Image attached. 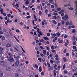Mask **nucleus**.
I'll use <instances>...</instances> for the list:
<instances>
[{"instance_id": "obj_1", "label": "nucleus", "mask_w": 77, "mask_h": 77, "mask_svg": "<svg viewBox=\"0 0 77 77\" xmlns=\"http://www.w3.org/2000/svg\"><path fill=\"white\" fill-rule=\"evenodd\" d=\"M62 20H63L64 21H68L69 17L67 14H65L64 17H62Z\"/></svg>"}, {"instance_id": "obj_2", "label": "nucleus", "mask_w": 77, "mask_h": 77, "mask_svg": "<svg viewBox=\"0 0 77 77\" xmlns=\"http://www.w3.org/2000/svg\"><path fill=\"white\" fill-rule=\"evenodd\" d=\"M17 3L16 4V5L15 4V3H14L13 4V6L14 7V8H18L19 7V6H20V2H17Z\"/></svg>"}, {"instance_id": "obj_3", "label": "nucleus", "mask_w": 77, "mask_h": 77, "mask_svg": "<svg viewBox=\"0 0 77 77\" xmlns=\"http://www.w3.org/2000/svg\"><path fill=\"white\" fill-rule=\"evenodd\" d=\"M19 64H20V61L17 60L15 63V65H16V66H18Z\"/></svg>"}, {"instance_id": "obj_4", "label": "nucleus", "mask_w": 77, "mask_h": 77, "mask_svg": "<svg viewBox=\"0 0 77 77\" xmlns=\"http://www.w3.org/2000/svg\"><path fill=\"white\" fill-rule=\"evenodd\" d=\"M37 32H38V33H39V34H40V35H42V33H41V32H39V28H37Z\"/></svg>"}, {"instance_id": "obj_5", "label": "nucleus", "mask_w": 77, "mask_h": 77, "mask_svg": "<svg viewBox=\"0 0 77 77\" xmlns=\"http://www.w3.org/2000/svg\"><path fill=\"white\" fill-rule=\"evenodd\" d=\"M8 60L9 62H14V59H13V58H11L8 59Z\"/></svg>"}, {"instance_id": "obj_6", "label": "nucleus", "mask_w": 77, "mask_h": 77, "mask_svg": "<svg viewBox=\"0 0 77 77\" xmlns=\"http://www.w3.org/2000/svg\"><path fill=\"white\" fill-rule=\"evenodd\" d=\"M2 38V40H5V36H2V35H0V38Z\"/></svg>"}, {"instance_id": "obj_7", "label": "nucleus", "mask_w": 77, "mask_h": 77, "mask_svg": "<svg viewBox=\"0 0 77 77\" xmlns=\"http://www.w3.org/2000/svg\"><path fill=\"white\" fill-rule=\"evenodd\" d=\"M69 43V42H68V40H66V43L65 44V46H67V45H68Z\"/></svg>"}, {"instance_id": "obj_8", "label": "nucleus", "mask_w": 77, "mask_h": 77, "mask_svg": "<svg viewBox=\"0 0 77 77\" xmlns=\"http://www.w3.org/2000/svg\"><path fill=\"white\" fill-rule=\"evenodd\" d=\"M34 18H35V21H37V20H38V19L36 18V16H35V14H34Z\"/></svg>"}, {"instance_id": "obj_9", "label": "nucleus", "mask_w": 77, "mask_h": 77, "mask_svg": "<svg viewBox=\"0 0 77 77\" xmlns=\"http://www.w3.org/2000/svg\"><path fill=\"white\" fill-rule=\"evenodd\" d=\"M11 47V44H8L6 45V47Z\"/></svg>"}, {"instance_id": "obj_10", "label": "nucleus", "mask_w": 77, "mask_h": 77, "mask_svg": "<svg viewBox=\"0 0 77 77\" xmlns=\"http://www.w3.org/2000/svg\"><path fill=\"white\" fill-rule=\"evenodd\" d=\"M56 34H57V35L58 36V37H60V32H59L56 33Z\"/></svg>"}, {"instance_id": "obj_11", "label": "nucleus", "mask_w": 77, "mask_h": 77, "mask_svg": "<svg viewBox=\"0 0 77 77\" xmlns=\"http://www.w3.org/2000/svg\"><path fill=\"white\" fill-rule=\"evenodd\" d=\"M3 75V72L1 71H0V77H2Z\"/></svg>"}, {"instance_id": "obj_12", "label": "nucleus", "mask_w": 77, "mask_h": 77, "mask_svg": "<svg viewBox=\"0 0 77 77\" xmlns=\"http://www.w3.org/2000/svg\"><path fill=\"white\" fill-rule=\"evenodd\" d=\"M49 3H51L52 4H54V2H53V0H49Z\"/></svg>"}, {"instance_id": "obj_13", "label": "nucleus", "mask_w": 77, "mask_h": 77, "mask_svg": "<svg viewBox=\"0 0 77 77\" xmlns=\"http://www.w3.org/2000/svg\"><path fill=\"white\" fill-rule=\"evenodd\" d=\"M44 39L46 41H47V40H49V38L48 37H44Z\"/></svg>"}, {"instance_id": "obj_14", "label": "nucleus", "mask_w": 77, "mask_h": 77, "mask_svg": "<svg viewBox=\"0 0 77 77\" xmlns=\"http://www.w3.org/2000/svg\"><path fill=\"white\" fill-rule=\"evenodd\" d=\"M47 52H46V50H44L43 51V53L44 54H45Z\"/></svg>"}, {"instance_id": "obj_15", "label": "nucleus", "mask_w": 77, "mask_h": 77, "mask_svg": "<svg viewBox=\"0 0 77 77\" xmlns=\"http://www.w3.org/2000/svg\"><path fill=\"white\" fill-rule=\"evenodd\" d=\"M15 77H19V75H18V73H16L15 74Z\"/></svg>"}, {"instance_id": "obj_16", "label": "nucleus", "mask_w": 77, "mask_h": 77, "mask_svg": "<svg viewBox=\"0 0 77 77\" xmlns=\"http://www.w3.org/2000/svg\"><path fill=\"white\" fill-rule=\"evenodd\" d=\"M8 55L9 56V57H10V58H11V57H12V54H11L10 53H9L8 54Z\"/></svg>"}, {"instance_id": "obj_17", "label": "nucleus", "mask_w": 77, "mask_h": 77, "mask_svg": "<svg viewBox=\"0 0 77 77\" xmlns=\"http://www.w3.org/2000/svg\"><path fill=\"white\" fill-rule=\"evenodd\" d=\"M68 74L69 75H72V72L71 71H69L68 73Z\"/></svg>"}, {"instance_id": "obj_18", "label": "nucleus", "mask_w": 77, "mask_h": 77, "mask_svg": "<svg viewBox=\"0 0 77 77\" xmlns=\"http://www.w3.org/2000/svg\"><path fill=\"white\" fill-rule=\"evenodd\" d=\"M53 23L54 24H57V22L56 21H55V20H53Z\"/></svg>"}, {"instance_id": "obj_19", "label": "nucleus", "mask_w": 77, "mask_h": 77, "mask_svg": "<svg viewBox=\"0 0 77 77\" xmlns=\"http://www.w3.org/2000/svg\"><path fill=\"white\" fill-rule=\"evenodd\" d=\"M0 11L1 12V14H2L3 13V8H2L0 9Z\"/></svg>"}, {"instance_id": "obj_20", "label": "nucleus", "mask_w": 77, "mask_h": 77, "mask_svg": "<svg viewBox=\"0 0 77 77\" xmlns=\"http://www.w3.org/2000/svg\"><path fill=\"white\" fill-rule=\"evenodd\" d=\"M25 3L26 5H29V0H27L25 2Z\"/></svg>"}, {"instance_id": "obj_21", "label": "nucleus", "mask_w": 77, "mask_h": 77, "mask_svg": "<svg viewBox=\"0 0 77 77\" xmlns=\"http://www.w3.org/2000/svg\"><path fill=\"white\" fill-rule=\"evenodd\" d=\"M38 60H39L40 62H42V59L40 58H38Z\"/></svg>"}, {"instance_id": "obj_22", "label": "nucleus", "mask_w": 77, "mask_h": 77, "mask_svg": "<svg viewBox=\"0 0 77 77\" xmlns=\"http://www.w3.org/2000/svg\"><path fill=\"white\" fill-rule=\"evenodd\" d=\"M61 9H62V8H57V10L58 11H60Z\"/></svg>"}, {"instance_id": "obj_23", "label": "nucleus", "mask_w": 77, "mask_h": 77, "mask_svg": "<svg viewBox=\"0 0 77 77\" xmlns=\"http://www.w3.org/2000/svg\"><path fill=\"white\" fill-rule=\"evenodd\" d=\"M14 37L15 39H16L17 41L18 42H19V40H18V39H17V38H16V37H15V36H14Z\"/></svg>"}, {"instance_id": "obj_24", "label": "nucleus", "mask_w": 77, "mask_h": 77, "mask_svg": "<svg viewBox=\"0 0 77 77\" xmlns=\"http://www.w3.org/2000/svg\"><path fill=\"white\" fill-rule=\"evenodd\" d=\"M39 70L40 72H41V71H42V68H41V66L39 67Z\"/></svg>"}, {"instance_id": "obj_25", "label": "nucleus", "mask_w": 77, "mask_h": 77, "mask_svg": "<svg viewBox=\"0 0 77 77\" xmlns=\"http://www.w3.org/2000/svg\"><path fill=\"white\" fill-rule=\"evenodd\" d=\"M57 68H59V69H60V66L59 65L58 66H57V70L59 71V69H57Z\"/></svg>"}, {"instance_id": "obj_26", "label": "nucleus", "mask_w": 77, "mask_h": 77, "mask_svg": "<svg viewBox=\"0 0 77 77\" xmlns=\"http://www.w3.org/2000/svg\"><path fill=\"white\" fill-rule=\"evenodd\" d=\"M69 21L66 22V26H68V25H69Z\"/></svg>"}, {"instance_id": "obj_27", "label": "nucleus", "mask_w": 77, "mask_h": 77, "mask_svg": "<svg viewBox=\"0 0 77 77\" xmlns=\"http://www.w3.org/2000/svg\"><path fill=\"white\" fill-rule=\"evenodd\" d=\"M11 68L10 67H8L6 68V70L7 71H11Z\"/></svg>"}, {"instance_id": "obj_28", "label": "nucleus", "mask_w": 77, "mask_h": 77, "mask_svg": "<svg viewBox=\"0 0 77 77\" xmlns=\"http://www.w3.org/2000/svg\"><path fill=\"white\" fill-rule=\"evenodd\" d=\"M63 60L65 62H66V57H64Z\"/></svg>"}, {"instance_id": "obj_29", "label": "nucleus", "mask_w": 77, "mask_h": 77, "mask_svg": "<svg viewBox=\"0 0 77 77\" xmlns=\"http://www.w3.org/2000/svg\"><path fill=\"white\" fill-rule=\"evenodd\" d=\"M73 24L72 23V21H71L69 23V25L70 26H72L73 25Z\"/></svg>"}, {"instance_id": "obj_30", "label": "nucleus", "mask_w": 77, "mask_h": 77, "mask_svg": "<svg viewBox=\"0 0 77 77\" xmlns=\"http://www.w3.org/2000/svg\"><path fill=\"white\" fill-rule=\"evenodd\" d=\"M35 68L36 69H38V65H37V64H35Z\"/></svg>"}, {"instance_id": "obj_31", "label": "nucleus", "mask_w": 77, "mask_h": 77, "mask_svg": "<svg viewBox=\"0 0 77 77\" xmlns=\"http://www.w3.org/2000/svg\"><path fill=\"white\" fill-rule=\"evenodd\" d=\"M65 66H66V65L65 64H64L63 66V70L65 69Z\"/></svg>"}, {"instance_id": "obj_32", "label": "nucleus", "mask_w": 77, "mask_h": 77, "mask_svg": "<svg viewBox=\"0 0 77 77\" xmlns=\"http://www.w3.org/2000/svg\"><path fill=\"white\" fill-rule=\"evenodd\" d=\"M42 11H39V15H42Z\"/></svg>"}, {"instance_id": "obj_33", "label": "nucleus", "mask_w": 77, "mask_h": 77, "mask_svg": "<svg viewBox=\"0 0 77 77\" xmlns=\"http://www.w3.org/2000/svg\"><path fill=\"white\" fill-rule=\"evenodd\" d=\"M4 50V48L0 47V51H3Z\"/></svg>"}, {"instance_id": "obj_34", "label": "nucleus", "mask_w": 77, "mask_h": 77, "mask_svg": "<svg viewBox=\"0 0 77 77\" xmlns=\"http://www.w3.org/2000/svg\"><path fill=\"white\" fill-rule=\"evenodd\" d=\"M20 47H21V48L22 50V51H23L24 53H26V52L25 51H24V49H23V47H22V46H20Z\"/></svg>"}, {"instance_id": "obj_35", "label": "nucleus", "mask_w": 77, "mask_h": 77, "mask_svg": "<svg viewBox=\"0 0 77 77\" xmlns=\"http://www.w3.org/2000/svg\"><path fill=\"white\" fill-rule=\"evenodd\" d=\"M20 47H21V48L22 50V51H23L24 53H26V52L25 51H24V49H23V47H22V46H20Z\"/></svg>"}, {"instance_id": "obj_36", "label": "nucleus", "mask_w": 77, "mask_h": 77, "mask_svg": "<svg viewBox=\"0 0 77 77\" xmlns=\"http://www.w3.org/2000/svg\"><path fill=\"white\" fill-rule=\"evenodd\" d=\"M2 14H3V15L5 17L6 16V13H2Z\"/></svg>"}, {"instance_id": "obj_37", "label": "nucleus", "mask_w": 77, "mask_h": 77, "mask_svg": "<svg viewBox=\"0 0 77 77\" xmlns=\"http://www.w3.org/2000/svg\"><path fill=\"white\" fill-rule=\"evenodd\" d=\"M11 15H12L11 14H7V17H11Z\"/></svg>"}, {"instance_id": "obj_38", "label": "nucleus", "mask_w": 77, "mask_h": 77, "mask_svg": "<svg viewBox=\"0 0 77 77\" xmlns=\"http://www.w3.org/2000/svg\"><path fill=\"white\" fill-rule=\"evenodd\" d=\"M50 62L51 63H52V64H53V63L54 62V61H53V60H50Z\"/></svg>"}, {"instance_id": "obj_39", "label": "nucleus", "mask_w": 77, "mask_h": 77, "mask_svg": "<svg viewBox=\"0 0 77 77\" xmlns=\"http://www.w3.org/2000/svg\"><path fill=\"white\" fill-rule=\"evenodd\" d=\"M51 49H55L54 47V46H53V45L51 46Z\"/></svg>"}, {"instance_id": "obj_40", "label": "nucleus", "mask_w": 77, "mask_h": 77, "mask_svg": "<svg viewBox=\"0 0 77 77\" xmlns=\"http://www.w3.org/2000/svg\"><path fill=\"white\" fill-rule=\"evenodd\" d=\"M64 21V20H62L61 21V23H62V24H63V25L65 24V21Z\"/></svg>"}, {"instance_id": "obj_41", "label": "nucleus", "mask_w": 77, "mask_h": 77, "mask_svg": "<svg viewBox=\"0 0 77 77\" xmlns=\"http://www.w3.org/2000/svg\"><path fill=\"white\" fill-rule=\"evenodd\" d=\"M47 64L48 65V67H49V68H50V67L51 66H50V63H47Z\"/></svg>"}, {"instance_id": "obj_42", "label": "nucleus", "mask_w": 77, "mask_h": 77, "mask_svg": "<svg viewBox=\"0 0 77 77\" xmlns=\"http://www.w3.org/2000/svg\"><path fill=\"white\" fill-rule=\"evenodd\" d=\"M3 32H6L7 31L6 29H4L2 30Z\"/></svg>"}, {"instance_id": "obj_43", "label": "nucleus", "mask_w": 77, "mask_h": 77, "mask_svg": "<svg viewBox=\"0 0 77 77\" xmlns=\"http://www.w3.org/2000/svg\"><path fill=\"white\" fill-rule=\"evenodd\" d=\"M54 5H51V8H52V9H54Z\"/></svg>"}, {"instance_id": "obj_44", "label": "nucleus", "mask_w": 77, "mask_h": 77, "mask_svg": "<svg viewBox=\"0 0 77 77\" xmlns=\"http://www.w3.org/2000/svg\"><path fill=\"white\" fill-rule=\"evenodd\" d=\"M64 72L65 73V74H68V71L66 70H64Z\"/></svg>"}, {"instance_id": "obj_45", "label": "nucleus", "mask_w": 77, "mask_h": 77, "mask_svg": "<svg viewBox=\"0 0 77 77\" xmlns=\"http://www.w3.org/2000/svg\"><path fill=\"white\" fill-rule=\"evenodd\" d=\"M72 33H75V29H73L72 30Z\"/></svg>"}, {"instance_id": "obj_46", "label": "nucleus", "mask_w": 77, "mask_h": 77, "mask_svg": "<svg viewBox=\"0 0 77 77\" xmlns=\"http://www.w3.org/2000/svg\"><path fill=\"white\" fill-rule=\"evenodd\" d=\"M51 51L53 53H54V52H55L56 53V50L54 49H52L51 50Z\"/></svg>"}, {"instance_id": "obj_47", "label": "nucleus", "mask_w": 77, "mask_h": 77, "mask_svg": "<svg viewBox=\"0 0 77 77\" xmlns=\"http://www.w3.org/2000/svg\"><path fill=\"white\" fill-rule=\"evenodd\" d=\"M74 8H72L71 7H70V8H68V9H70V10H73Z\"/></svg>"}, {"instance_id": "obj_48", "label": "nucleus", "mask_w": 77, "mask_h": 77, "mask_svg": "<svg viewBox=\"0 0 77 77\" xmlns=\"http://www.w3.org/2000/svg\"><path fill=\"white\" fill-rule=\"evenodd\" d=\"M73 45H76V42L74 41L73 42Z\"/></svg>"}, {"instance_id": "obj_49", "label": "nucleus", "mask_w": 77, "mask_h": 77, "mask_svg": "<svg viewBox=\"0 0 77 77\" xmlns=\"http://www.w3.org/2000/svg\"><path fill=\"white\" fill-rule=\"evenodd\" d=\"M54 14V15H58V14L55 13V12H53Z\"/></svg>"}, {"instance_id": "obj_50", "label": "nucleus", "mask_w": 77, "mask_h": 77, "mask_svg": "<svg viewBox=\"0 0 77 77\" xmlns=\"http://www.w3.org/2000/svg\"><path fill=\"white\" fill-rule=\"evenodd\" d=\"M40 48H41L42 50H44V47H42V46H41L40 47Z\"/></svg>"}, {"instance_id": "obj_51", "label": "nucleus", "mask_w": 77, "mask_h": 77, "mask_svg": "<svg viewBox=\"0 0 77 77\" xmlns=\"http://www.w3.org/2000/svg\"><path fill=\"white\" fill-rule=\"evenodd\" d=\"M3 54V52L1 51L0 52V57L2 56V54Z\"/></svg>"}, {"instance_id": "obj_52", "label": "nucleus", "mask_w": 77, "mask_h": 77, "mask_svg": "<svg viewBox=\"0 0 77 77\" xmlns=\"http://www.w3.org/2000/svg\"><path fill=\"white\" fill-rule=\"evenodd\" d=\"M16 32H17L18 33H19L20 32V30H19V29H17L16 30Z\"/></svg>"}, {"instance_id": "obj_53", "label": "nucleus", "mask_w": 77, "mask_h": 77, "mask_svg": "<svg viewBox=\"0 0 77 77\" xmlns=\"http://www.w3.org/2000/svg\"><path fill=\"white\" fill-rule=\"evenodd\" d=\"M55 6V8H58V7L57 6V4L56 3H55L54 4Z\"/></svg>"}, {"instance_id": "obj_54", "label": "nucleus", "mask_w": 77, "mask_h": 77, "mask_svg": "<svg viewBox=\"0 0 77 77\" xmlns=\"http://www.w3.org/2000/svg\"><path fill=\"white\" fill-rule=\"evenodd\" d=\"M31 17V16H29L26 17V18L27 19H29V18H30Z\"/></svg>"}, {"instance_id": "obj_55", "label": "nucleus", "mask_w": 77, "mask_h": 77, "mask_svg": "<svg viewBox=\"0 0 77 77\" xmlns=\"http://www.w3.org/2000/svg\"><path fill=\"white\" fill-rule=\"evenodd\" d=\"M64 38H68V36L66 35L64 36Z\"/></svg>"}, {"instance_id": "obj_56", "label": "nucleus", "mask_w": 77, "mask_h": 77, "mask_svg": "<svg viewBox=\"0 0 77 77\" xmlns=\"http://www.w3.org/2000/svg\"><path fill=\"white\" fill-rule=\"evenodd\" d=\"M42 25L44 26V24H45V23L44 21H42Z\"/></svg>"}, {"instance_id": "obj_57", "label": "nucleus", "mask_w": 77, "mask_h": 77, "mask_svg": "<svg viewBox=\"0 0 77 77\" xmlns=\"http://www.w3.org/2000/svg\"><path fill=\"white\" fill-rule=\"evenodd\" d=\"M72 47L73 49H74L75 50L76 49V47L75 46H73Z\"/></svg>"}, {"instance_id": "obj_58", "label": "nucleus", "mask_w": 77, "mask_h": 77, "mask_svg": "<svg viewBox=\"0 0 77 77\" xmlns=\"http://www.w3.org/2000/svg\"><path fill=\"white\" fill-rule=\"evenodd\" d=\"M62 42H63V41H62V40H60V42H59V43H62Z\"/></svg>"}, {"instance_id": "obj_59", "label": "nucleus", "mask_w": 77, "mask_h": 77, "mask_svg": "<svg viewBox=\"0 0 77 77\" xmlns=\"http://www.w3.org/2000/svg\"><path fill=\"white\" fill-rule=\"evenodd\" d=\"M73 40H75V35H73Z\"/></svg>"}, {"instance_id": "obj_60", "label": "nucleus", "mask_w": 77, "mask_h": 77, "mask_svg": "<svg viewBox=\"0 0 77 77\" xmlns=\"http://www.w3.org/2000/svg\"><path fill=\"white\" fill-rule=\"evenodd\" d=\"M45 12L46 13H47V12H48V10L47 9H46L45 10Z\"/></svg>"}, {"instance_id": "obj_61", "label": "nucleus", "mask_w": 77, "mask_h": 77, "mask_svg": "<svg viewBox=\"0 0 77 77\" xmlns=\"http://www.w3.org/2000/svg\"><path fill=\"white\" fill-rule=\"evenodd\" d=\"M20 58V57L19 56H17L16 58V59L17 60V59H18Z\"/></svg>"}, {"instance_id": "obj_62", "label": "nucleus", "mask_w": 77, "mask_h": 77, "mask_svg": "<svg viewBox=\"0 0 77 77\" xmlns=\"http://www.w3.org/2000/svg\"><path fill=\"white\" fill-rule=\"evenodd\" d=\"M32 3H34L35 2V0H32Z\"/></svg>"}, {"instance_id": "obj_63", "label": "nucleus", "mask_w": 77, "mask_h": 77, "mask_svg": "<svg viewBox=\"0 0 77 77\" xmlns=\"http://www.w3.org/2000/svg\"><path fill=\"white\" fill-rule=\"evenodd\" d=\"M64 15V13H62L61 14V17H63V16Z\"/></svg>"}, {"instance_id": "obj_64", "label": "nucleus", "mask_w": 77, "mask_h": 77, "mask_svg": "<svg viewBox=\"0 0 77 77\" xmlns=\"http://www.w3.org/2000/svg\"><path fill=\"white\" fill-rule=\"evenodd\" d=\"M5 20H8V17L6 16L5 17Z\"/></svg>"}]
</instances>
